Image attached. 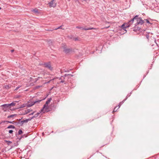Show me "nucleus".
<instances>
[{"label": "nucleus", "instance_id": "nucleus-18", "mask_svg": "<svg viewBox=\"0 0 159 159\" xmlns=\"http://www.w3.org/2000/svg\"><path fill=\"white\" fill-rule=\"evenodd\" d=\"M23 132L21 130H20L18 132V134H22Z\"/></svg>", "mask_w": 159, "mask_h": 159}, {"label": "nucleus", "instance_id": "nucleus-11", "mask_svg": "<svg viewBox=\"0 0 159 159\" xmlns=\"http://www.w3.org/2000/svg\"><path fill=\"white\" fill-rule=\"evenodd\" d=\"M8 104V105L9 106V107L10 109L11 108V106H15L16 105V103H14V102H12L10 104Z\"/></svg>", "mask_w": 159, "mask_h": 159}, {"label": "nucleus", "instance_id": "nucleus-7", "mask_svg": "<svg viewBox=\"0 0 159 159\" xmlns=\"http://www.w3.org/2000/svg\"><path fill=\"white\" fill-rule=\"evenodd\" d=\"M126 100V99H125L123 101H122L121 102H120V103L119 106L118 107L116 106L114 108V110L113 111V112L114 113V112H116L117 110L120 107V106L121 105L122 103H123L124 101Z\"/></svg>", "mask_w": 159, "mask_h": 159}, {"label": "nucleus", "instance_id": "nucleus-26", "mask_svg": "<svg viewBox=\"0 0 159 159\" xmlns=\"http://www.w3.org/2000/svg\"><path fill=\"white\" fill-rule=\"evenodd\" d=\"M21 87V86H19L18 87H17V88H18V89H19V88H20Z\"/></svg>", "mask_w": 159, "mask_h": 159}, {"label": "nucleus", "instance_id": "nucleus-24", "mask_svg": "<svg viewBox=\"0 0 159 159\" xmlns=\"http://www.w3.org/2000/svg\"><path fill=\"white\" fill-rule=\"evenodd\" d=\"M27 112L26 113H29L30 112V109H28L27 110Z\"/></svg>", "mask_w": 159, "mask_h": 159}, {"label": "nucleus", "instance_id": "nucleus-14", "mask_svg": "<svg viewBox=\"0 0 159 159\" xmlns=\"http://www.w3.org/2000/svg\"><path fill=\"white\" fill-rule=\"evenodd\" d=\"M4 141L7 143V144L8 145L11 144L12 143V142L9 141L7 140H5Z\"/></svg>", "mask_w": 159, "mask_h": 159}, {"label": "nucleus", "instance_id": "nucleus-6", "mask_svg": "<svg viewBox=\"0 0 159 159\" xmlns=\"http://www.w3.org/2000/svg\"><path fill=\"white\" fill-rule=\"evenodd\" d=\"M44 66L45 67L48 68L51 70L53 69V67H52L50 63H46L44 64Z\"/></svg>", "mask_w": 159, "mask_h": 159}, {"label": "nucleus", "instance_id": "nucleus-15", "mask_svg": "<svg viewBox=\"0 0 159 159\" xmlns=\"http://www.w3.org/2000/svg\"><path fill=\"white\" fill-rule=\"evenodd\" d=\"M32 11L35 13H38L39 12L38 9H37L33 10Z\"/></svg>", "mask_w": 159, "mask_h": 159}, {"label": "nucleus", "instance_id": "nucleus-3", "mask_svg": "<svg viewBox=\"0 0 159 159\" xmlns=\"http://www.w3.org/2000/svg\"><path fill=\"white\" fill-rule=\"evenodd\" d=\"M0 108L4 111H9V109L11 110L8 104H5L1 105L0 106Z\"/></svg>", "mask_w": 159, "mask_h": 159}, {"label": "nucleus", "instance_id": "nucleus-13", "mask_svg": "<svg viewBox=\"0 0 159 159\" xmlns=\"http://www.w3.org/2000/svg\"><path fill=\"white\" fill-rule=\"evenodd\" d=\"M70 49H64V51L66 53H68L70 51Z\"/></svg>", "mask_w": 159, "mask_h": 159}, {"label": "nucleus", "instance_id": "nucleus-29", "mask_svg": "<svg viewBox=\"0 0 159 159\" xmlns=\"http://www.w3.org/2000/svg\"><path fill=\"white\" fill-rule=\"evenodd\" d=\"M2 67V66L1 65H0V68Z\"/></svg>", "mask_w": 159, "mask_h": 159}, {"label": "nucleus", "instance_id": "nucleus-10", "mask_svg": "<svg viewBox=\"0 0 159 159\" xmlns=\"http://www.w3.org/2000/svg\"><path fill=\"white\" fill-rule=\"evenodd\" d=\"M95 29L93 28H82V30H93Z\"/></svg>", "mask_w": 159, "mask_h": 159}, {"label": "nucleus", "instance_id": "nucleus-31", "mask_svg": "<svg viewBox=\"0 0 159 159\" xmlns=\"http://www.w3.org/2000/svg\"><path fill=\"white\" fill-rule=\"evenodd\" d=\"M1 7H0V10H1Z\"/></svg>", "mask_w": 159, "mask_h": 159}, {"label": "nucleus", "instance_id": "nucleus-32", "mask_svg": "<svg viewBox=\"0 0 159 159\" xmlns=\"http://www.w3.org/2000/svg\"><path fill=\"white\" fill-rule=\"evenodd\" d=\"M84 0V1H86V0Z\"/></svg>", "mask_w": 159, "mask_h": 159}, {"label": "nucleus", "instance_id": "nucleus-8", "mask_svg": "<svg viewBox=\"0 0 159 159\" xmlns=\"http://www.w3.org/2000/svg\"><path fill=\"white\" fill-rule=\"evenodd\" d=\"M29 119H27L25 120L19 121L18 122V124L20 125H22L24 123L27 122L29 121Z\"/></svg>", "mask_w": 159, "mask_h": 159}, {"label": "nucleus", "instance_id": "nucleus-28", "mask_svg": "<svg viewBox=\"0 0 159 159\" xmlns=\"http://www.w3.org/2000/svg\"><path fill=\"white\" fill-rule=\"evenodd\" d=\"M14 50H11V52H14Z\"/></svg>", "mask_w": 159, "mask_h": 159}, {"label": "nucleus", "instance_id": "nucleus-5", "mask_svg": "<svg viewBox=\"0 0 159 159\" xmlns=\"http://www.w3.org/2000/svg\"><path fill=\"white\" fill-rule=\"evenodd\" d=\"M48 4L50 7H55L57 5L56 0H52L48 3Z\"/></svg>", "mask_w": 159, "mask_h": 159}, {"label": "nucleus", "instance_id": "nucleus-1", "mask_svg": "<svg viewBox=\"0 0 159 159\" xmlns=\"http://www.w3.org/2000/svg\"><path fill=\"white\" fill-rule=\"evenodd\" d=\"M137 15L132 20H130L127 23H124L121 26L122 28L125 30V32H126V30H125V28L129 27L130 25L132 24L134 21V19H136Z\"/></svg>", "mask_w": 159, "mask_h": 159}, {"label": "nucleus", "instance_id": "nucleus-4", "mask_svg": "<svg viewBox=\"0 0 159 159\" xmlns=\"http://www.w3.org/2000/svg\"><path fill=\"white\" fill-rule=\"evenodd\" d=\"M137 17H136V19H135V20H137V23H136V25L135 26V27L134 28V30H135L136 28V26H137V25H138L140 24V25H142L144 23V20H143L141 18L139 17L137 18Z\"/></svg>", "mask_w": 159, "mask_h": 159}, {"label": "nucleus", "instance_id": "nucleus-20", "mask_svg": "<svg viewBox=\"0 0 159 159\" xmlns=\"http://www.w3.org/2000/svg\"><path fill=\"white\" fill-rule=\"evenodd\" d=\"M6 122H8V123H13V121L12 122V121H6Z\"/></svg>", "mask_w": 159, "mask_h": 159}, {"label": "nucleus", "instance_id": "nucleus-17", "mask_svg": "<svg viewBox=\"0 0 159 159\" xmlns=\"http://www.w3.org/2000/svg\"><path fill=\"white\" fill-rule=\"evenodd\" d=\"M16 114L12 115H11L10 116H8L7 117V118H12L14 116H16Z\"/></svg>", "mask_w": 159, "mask_h": 159}, {"label": "nucleus", "instance_id": "nucleus-12", "mask_svg": "<svg viewBox=\"0 0 159 159\" xmlns=\"http://www.w3.org/2000/svg\"><path fill=\"white\" fill-rule=\"evenodd\" d=\"M7 129H10V128L14 129V128H15V127L14 126H13V125H10L9 126L7 127Z\"/></svg>", "mask_w": 159, "mask_h": 159}, {"label": "nucleus", "instance_id": "nucleus-19", "mask_svg": "<svg viewBox=\"0 0 159 159\" xmlns=\"http://www.w3.org/2000/svg\"><path fill=\"white\" fill-rule=\"evenodd\" d=\"M145 20L146 21V22L151 24V23L148 20H147V19H145Z\"/></svg>", "mask_w": 159, "mask_h": 159}, {"label": "nucleus", "instance_id": "nucleus-25", "mask_svg": "<svg viewBox=\"0 0 159 159\" xmlns=\"http://www.w3.org/2000/svg\"><path fill=\"white\" fill-rule=\"evenodd\" d=\"M18 89V88L16 87V89H15V91L17 90Z\"/></svg>", "mask_w": 159, "mask_h": 159}, {"label": "nucleus", "instance_id": "nucleus-16", "mask_svg": "<svg viewBox=\"0 0 159 159\" xmlns=\"http://www.w3.org/2000/svg\"><path fill=\"white\" fill-rule=\"evenodd\" d=\"M11 86L9 85H6L5 86V87L7 89H9L11 88Z\"/></svg>", "mask_w": 159, "mask_h": 159}, {"label": "nucleus", "instance_id": "nucleus-21", "mask_svg": "<svg viewBox=\"0 0 159 159\" xmlns=\"http://www.w3.org/2000/svg\"><path fill=\"white\" fill-rule=\"evenodd\" d=\"M13 132V131L12 130H10L9 131V133L10 134H12Z\"/></svg>", "mask_w": 159, "mask_h": 159}, {"label": "nucleus", "instance_id": "nucleus-23", "mask_svg": "<svg viewBox=\"0 0 159 159\" xmlns=\"http://www.w3.org/2000/svg\"><path fill=\"white\" fill-rule=\"evenodd\" d=\"M61 26H60V27H58V28H56V29H55V30H57L58 29H61Z\"/></svg>", "mask_w": 159, "mask_h": 159}, {"label": "nucleus", "instance_id": "nucleus-2", "mask_svg": "<svg viewBox=\"0 0 159 159\" xmlns=\"http://www.w3.org/2000/svg\"><path fill=\"white\" fill-rule=\"evenodd\" d=\"M50 99H49L46 101L45 104L44 105L43 108L41 110V111L42 112L44 113L46 112H48L49 111V107L48 105L50 103Z\"/></svg>", "mask_w": 159, "mask_h": 159}, {"label": "nucleus", "instance_id": "nucleus-22", "mask_svg": "<svg viewBox=\"0 0 159 159\" xmlns=\"http://www.w3.org/2000/svg\"><path fill=\"white\" fill-rule=\"evenodd\" d=\"M76 28H78V29H82V27H80V26H77L76 27Z\"/></svg>", "mask_w": 159, "mask_h": 159}, {"label": "nucleus", "instance_id": "nucleus-27", "mask_svg": "<svg viewBox=\"0 0 159 159\" xmlns=\"http://www.w3.org/2000/svg\"><path fill=\"white\" fill-rule=\"evenodd\" d=\"M21 87V86H19L18 87H17V88H18V89H19V88H20Z\"/></svg>", "mask_w": 159, "mask_h": 159}, {"label": "nucleus", "instance_id": "nucleus-30", "mask_svg": "<svg viewBox=\"0 0 159 159\" xmlns=\"http://www.w3.org/2000/svg\"><path fill=\"white\" fill-rule=\"evenodd\" d=\"M140 28H139L138 30H140Z\"/></svg>", "mask_w": 159, "mask_h": 159}, {"label": "nucleus", "instance_id": "nucleus-9", "mask_svg": "<svg viewBox=\"0 0 159 159\" xmlns=\"http://www.w3.org/2000/svg\"><path fill=\"white\" fill-rule=\"evenodd\" d=\"M38 102V101L33 102H31V103H29L27 105V106L29 107H31L32 106H33L34 104L36 102Z\"/></svg>", "mask_w": 159, "mask_h": 159}]
</instances>
